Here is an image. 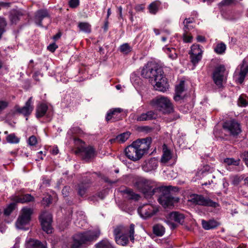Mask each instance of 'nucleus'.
<instances>
[{
  "label": "nucleus",
  "mask_w": 248,
  "mask_h": 248,
  "mask_svg": "<svg viewBox=\"0 0 248 248\" xmlns=\"http://www.w3.org/2000/svg\"><path fill=\"white\" fill-rule=\"evenodd\" d=\"M185 90V81L181 80L179 84L175 87L176 93H182Z\"/></svg>",
  "instance_id": "obj_41"
},
{
  "label": "nucleus",
  "mask_w": 248,
  "mask_h": 248,
  "mask_svg": "<svg viewBox=\"0 0 248 248\" xmlns=\"http://www.w3.org/2000/svg\"><path fill=\"white\" fill-rule=\"evenodd\" d=\"M27 248H46V247L38 240L31 239L27 244Z\"/></svg>",
  "instance_id": "obj_23"
},
{
  "label": "nucleus",
  "mask_w": 248,
  "mask_h": 248,
  "mask_svg": "<svg viewBox=\"0 0 248 248\" xmlns=\"http://www.w3.org/2000/svg\"><path fill=\"white\" fill-rule=\"evenodd\" d=\"M168 216L170 219L173 220L181 224L184 222V215L178 212H172L169 214Z\"/></svg>",
  "instance_id": "obj_20"
},
{
  "label": "nucleus",
  "mask_w": 248,
  "mask_h": 248,
  "mask_svg": "<svg viewBox=\"0 0 248 248\" xmlns=\"http://www.w3.org/2000/svg\"><path fill=\"white\" fill-rule=\"evenodd\" d=\"M79 0H69V5L71 8H76L79 5Z\"/></svg>",
  "instance_id": "obj_49"
},
{
  "label": "nucleus",
  "mask_w": 248,
  "mask_h": 248,
  "mask_svg": "<svg viewBox=\"0 0 248 248\" xmlns=\"http://www.w3.org/2000/svg\"><path fill=\"white\" fill-rule=\"evenodd\" d=\"M181 94H182L181 93H175V95L173 97L174 100L175 101L178 102V101H181L182 99H183L184 98H183V97H182Z\"/></svg>",
  "instance_id": "obj_57"
},
{
  "label": "nucleus",
  "mask_w": 248,
  "mask_h": 248,
  "mask_svg": "<svg viewBox=\"0 0 248 248\" xmlns=\"http://www.w3.org/2000/svg\"><path fill=\"white\" fill-rule=\"evenodd\" d=\"M28 142V144L31 146H35L37 143V140L36 137L34 136H31L29 138Z\"/></svg>",
  "instance_id": "obj_46"
},
{
  "label": "nucleus",
  "mask_w": 248,
  "mask_h": 248,
  "mask_svg": "<svg viewBox=\"0 0 248 248\" xmlns=\"http://www.w3.org/2000/svg\"><path fill=\"white\" fill-rule=\"evenodd\" d=\"M135 9L137 12L143 11L144 9V6L142 4H138L135 6Z\"/></svg>",
  "instance_id": "obj_58"
},
{
  "label": "nucleus",
  "mask_w": 248,
  "mask_h": 248,
  "mask_svg": "<svg viewBox=\"0 0 248 248\" xmlns=\"http://www.w3.org/2000/svg\"><path fill=\"white\" fill-rule=\"evenodd\" d=\"M160 5V2L158 1H155L152 2L148 6L149 12L151 14L155 15L158 11V7Z\"/></svg>",
  "instance_id": "obj_34"
},
{
  "label": "nucleus",
  "mask_w": 248,
  "mask_h": 248,
  "mask_svg": "<svg viewBox=\"0 0 248 248\" xmlns=\"http://www.w3.org/2000/svg\"><path fill=\"white\" fill-rule=\"evenodd\" d=\"M34 200V198L29 194L15 196L13 198V201L16 203H26L33 202Z\"/></svg>",
  "instance_id": "obj_18"
},
{
  "label": "nucleus",
  "mask_w": 248,
  "mask_h": 248,
  "mask_svg": "<svg viewBox=\"0 0 248 248\" xmlns=\"http://www.w3.org/2000/svg\"><path fill=\"white\" fill-rule=\"evenodd\" d=\"M202 224L203 228L206 230L214 229L217 226V222L213 220H210L208 221L202 220Z\"/></svg>",
  "instance_id": "obj_26"
},
{
  "label": "nucleus",
  "mask_w": 248,
  "mask_h": 248,
  "mask_svg": "<svg viewBox=\"0 0 248 248\" xmlns=\"http://www.w3.org/2000/svg\"><path fill=\"white\" fill-rule=\"evenodd\" d=\"M122 111L123 109L121 108H114L109 109L107 113L106 120L107 122L109 121L112 118H114L115 116L117 117Z\"/></svg>",
  "instance_id": "obj_22"
},
{
  "label": "nucleus",
  "mask_w": 248,
  "mask_h": 248,
  "mask_svg": "<svg viewBox=\"0 0 248 248\" xmlns=\"http://www.w3.org/2000/svg\"><path fill=\"white\" fill-rule=\"evenodd\" d=\"M202 51L198 44H194L191 46L190 52L189 54L195 55H202Z\"/></svg>",
  "instance_id": "obj_36"
},
{
  "label": "nucleus",
  "mask_w": 248,
  "mask_h": 248,
  "mask_svg": "<svg viewBox=\"0 0 248 248\" xmlns=\"http://www.w3.org/2000/svg\"><path fill=\"white\" fill-rule=\"evenodd\" d=\"M134 232H135V225L131 224L130 225L129 229L128 230L129 237L132 242L134 240Z\"/></svg>",
  "instance_id": "obj_45"
},
{
  "label": "nucleus",
  "mask_w": 248,
  "mask_h": 248,
  "mask_svg": "<svg viewBox=\"0 0 248 248\" xmlns=\"http://www.w3.org/2000/svg\"><path fill=\"white\" fill-rule=\"evenodd\" d=\"M130 135V133L129 132H124L116 136V139H117L118 142L123 143L129 138Z\"/></svg>",
  "instance_id": "obj_35"
},
{
  "label": "nucleus",
  "mask_w": 248,
  "mask_h": 248,
  "mask_svg": "<svg viewBox=\"0 0 248 248\" xmlns=\"http://www.w3.org/2000/svg\"><path fill=\"white\" fill-rule=\"evenodd\" d=\"M189 201L195 204L203 206L215 208L219 205L218 203L213 202L209 198L204 197L202 195L193 194L190 196Z\"/></svg>",
  "instance_id": "obj_7"
},
{
  "label": "nucleus",
  "mask_w": 248,
  "mask_h": 248,
  "mask_svg": "<svg viewBox=\"0 0 248 248\" xmlns=\"http://www.w3.org/2000/svg\"><path fill=\"white\" fill-rule=\"evenodd\" d=\"M49 17L48 11L46 9H42L37 11L34 16L35 23L39 26H42V20L46 17Z\"/></svg>",
  "instance_id": "obj_17"
},
{
  "label": "nucleus",
  "mask_w": 248,
  "mask_h": 248,
  "mask_svg": "<svg viewBox=\"0 0 248 248\" xmlns=\"http://www.w3.org/2000/svg\"><path fill=\"white\" fill-rule=\"evenodd\" d=\"M189 54L190 55L191 62L194 65L197 64L202 59V55Z\"/></svg>",
  "instance_id": "obj_42"
},
{
  "label": "nucleus",
  "mask_w": 248,
  "mask_h": 248,
  "mask_svg": "<svg viewBox=\"0 0 248 248\" xmlns=\"http://www.w3.org/2000/svg\"><path fill=\"white\" fill-rule=\"evenodd\" d=\"M120 50L123 53L127 54L131 51V47L128 44L125 43L120 46Z\"/></svg>",
  "instance_id": "obj_43"
},
{
  "label": "nucleus",
  "mask_w": 248,
  "mask_h": 248,
  "mask_svg": "<svg viewBox=\"0 0 248 248\" xmlns=\"http://www.w3.org/2000/svg\"><path fill=\"white\" fill-rule=\"evenodd\" d=\"M248 73V65L245 64L244 61H243L242 64L240 66V71L239 73V78L237 79L238 82L241 84H242Z\"/></svg>",
  "instance_id": "obj_21"
},
{
  "label": "nucleus",
  "mask_w": 248,
  "mask_h": 248,
  "mask_svg": "<svg viewBox=\"0 0 248 248\" xmlns=\"http://www.w3.org/2000/svg\"><path fill=\"white\" fill-rule=\"evenodd\" d=\"M6 140L8 142L11 143H17L19 142V139L16 137L14 134L9 135L6 138Z\"/></svg>",
  "instance_id": "obj_38"
},
{
  "label": "nucleus",
  "mask_w": 248,
  "mask_h": 248,
  "mask_svg": "<svg viewBox=\"0 0 248 248\" xmlns=\"http://www.w3.org/2000/svg\"><path fill=\"white\" fill-rule=\"evenodd\" d=\"M32 99V97H30L22 107H20L18 105H16L14 107V114H20L26 117L29 116L31 113L34 108Z\"/></svg>",
  "instance_id": "obj_8"
},
{
  "label": "nucleus",
  "mask_w": 248,
  "mask_h": 248,
  "mask_svg": "<svg viewBox=\"0 0 248 248\" xmlns=\"http://www.w3.org/2000/svg\"><path fill=\"white\" fill-rule=\"evenodd\" d=\"M147 120L155 119L157 117V113L153 110H150L145 113Z\"/></svg>",
  "instance_id": "obj_44"
},
{
  "label": "nucleus",
  "mask_w": 248,
  "mask_h": 248,
  "mask_svg": "<svg viewBox=\"0 0 248 248\" xmlns=\"http://www.w3.org/2000/svg\"><path fill=\"white\" fill-rule=\"evenodd\" d=\"M43 203L46 206H48L51 203V198L50 196L45 197L43 199Z\"/></svg>",
  "instance_id": "obj_55"
},
{
  "label": "nucleus",
  "mask_w": 248,
  "mask_h": 248,
  "mask_svg": "<svg viewBox=\"0 0 248 248\" xmlns=\"http://www.w3.org/2000/svg\"><path fill=\"white\" fill-rule=\"evenodd\" d=\"M163 50L171 60H175L177 58V54L174 48L165 46L163 47Z\"/></svg>",
  "instance_id": "obj_29"
},
{
  "label": "nucleus",
  "mask_w": 248,
  "mask_h": 248,
  "mask_svg": "<svg viewBox=\"0 0 248 248\" xmlns=\"http://www.w3.org/2000/svg\"><path fill=\"white\" fill-rule=\"evenodd\" d=\"M134 186L143 194L144 197L147 199H150L156 193L155 189L157 187H154V183L144 178L140 177L137 179Z\"/></svg>",
  "instance_id": "obj_4"
},
{
  "label": "nucleus",
  "mask_w": 248,
  "mask_h": 248,
  "mask_svg": "<svg viewBox=\"0 0 248 248\" xmlns=\"http://www.w3.org/2000/svg\"><path fill=\"white\" fill-rule=\"evenodd\" d=\"M95 248H114L109 240L105 238L97 243L94 245Z\"/></svg>",
  "instance_id": "obj_25"
},
{
  "label": "nucleus",
  "mask_w": 248,
  "mask_h": 248,
  "mask_svg": "<svg viewBox=\"0 0 248 248\" xmlns=\"http://www.w3.org/2000/svg\"><path fill=\"white\" fill-rule=\"evenodd\" d=\"M23 15L22 11L13 10L10 12V20L12 24H16Z\"/></svg>",
  "instance_id": "obj_19"
},
{
  "label": "nucleus",
  "mask_w": 248,
  "mask_h": 248,
  "mask_svg": "<svg viewBox=\"0 0 248 248\" xmlns=\"http://www.w3.org/2000/svg\"><path fill=\"white\" fill-rule=\"evenodd\" d=\"M123 192L126 195L125 196V198L129 200H134L135 201H138L140 196L134 193L133 191V190L131 189H126L123 191Z\"/></svg>",
  "instance_id": "obj_28"
},
{
  "label": "nucleus",
  "mask_w": 248,
  "mask_h": 248,
  "mask_svg": "<svg viewBox=\"0 0 248 248\" xmlns=\"http://www.w3.org/2000/svg\"><path fill=\"white\" fill-rule=\"evenodd\" d=\"M227 73L224 65L220 64L217 66L212 74V79L214 83L220 88L222 87V82L226 79Z\"/></svg>",
  "instance_id": "obj_6"
},
{
  "label": "nucleus",
  "mask_w": 248,
  "mask_h": 248,
  "mask_svg": "<svg viewBox=\"0 0 248 248\" xmlns=\"http://www.w3.org/2000/svg\"><path fill=\"white\" fill-rule=\"evenodd\" d=\"M157 211L158 209L155 207L148 204H143L138 209L139 214L144 219L153 216Z\"/></svg>",
  "instance_id": "obj_12"
},
{
  "label": "nucleus",
  "mask_w": 248,
  "mask_h": 248,
  "mask_svg": "<svg viewBox=\"0 0 248 248\" xmlns=\"http://www.w3.org/2000/svg\"><path fill=\"white\" fill-rule=\"evenodd\" d=\"M91 182V181L90 180L89 182H87L86 183H81L79 184L77 186V189H78V194L82 197L83 196L86 192V191L89 187V186L88 184H89Z\"/></svg>",
  "instance_id": "obj_30"
},
{
  "label": "nucleus",
  "mask_w": 248,
  "mask_h": 248,
  "mask_svg": "<svg viewBox=\"0 0 248 248\" xmlns=\"http://www.w3.org/2000/svg\"><path fill=\"white\" fill-rule=\"evenodd\" d=\"M176 189V187L171 186H163L156 187V194H159L158 201L164 208L170 207L173 206L174 203L178 202L179 198L172 196L171 191Z\"/></svg>",
  "instance_id": "obj_3"
},
{
  "label": "nucleus",
  "mask_w": 248,
  "mask_h": 248,
  "mask_svg": "<svg viewBox=\"0 0 248 248\" xmlns=\"http://www.w3.org/2000/svg\"><path fill=\"white\" fill-rule=\"evenodd\" d=\"M58 47V46L55 43H53L47 46V49L51 52H54Z\"/></svg>",
  "instance_id": "obj_53"
},
{
  "label": "nucleus",
  "mask_w": 248,
  "mask_h": 248,
  "mask_svg": "<svg viewBox=\"0 0 248 248\" xmlns=\"http://www.w3.org/2000/svg\"><path fill=\"white\" fill-rule=\"evenodd\" d=\"M243 160L248 167V152H245L242 155Z\"/></svg>",
  "instance_id": "obj_54"
},
{
  "label": "nucleus",
  "mask_w": 248,
  "mask_h": 248,
  "mask_svg": "<svg viewBox=\"0 0 248 248\" xmlns=\"http://www.w3.org/2000/svg\"><path fill=\"white\" fill-rule=\"evenodd\" d=\"M116 243L121 246H125L128 243V237L126 234H123L115 238Z\"/></svg>",
  "instance_id": "obj_32"
},
{
  "label": "nucleus",
  "mask_w": 248,
  "mask_h": 248,
  "mask_svg": "<svg viewBox=\"0 0 248 248\" xmlns=\"http://www.w3.org/2000/svg\"><path fill=\"white\" fill-rule=\"evenodd\" d=\"M141 75L142 77L148 78L152 84L155 83L154 88L156 90L164 92L168 89L169 84L167 78L164 76L162 68L152 62H148L143 67Z\"/></svg>",
  "instance_id": "obj_1"
},
{
  "label": "nucleus",
  "mask_w": 248,
  "mask_h": 248,
  "mask_svg": "<svg viewBox=\"0 0 248 248\" xmlns=\"http://www.w3.org/2000/svg\"><path fill=\"white\" fill-rule=\"evenodd\" d=\"M224 162L228 165L238 166L239 164L240 159L234 160L232 158H227L224 159Z\"/></svg>",
  "instance_id": "obj_40"
},
{
  "label": "nucleus",
  "mask_w": 248,
  "mask_h": 248,
  "mask_svg": "<svg viewBox=\"0 0 248 248\" xmlns=\"http://www.w3.org/2000/svg\"><path fill=\"white\" fill-rule=\"evenodd\" d=\"M152 142V139L150 137H147L144 139H138L134 141V144L139 149L140 152L143 155L147 152L149 150Z\"/></svg>",
  "instance_id": "obj_13"
},
{
  "label": "nucleus",
  "mask_w": 248,
  "mask_h": 248,
  "mask_svg": "<svg viewBox=\"0 0 248 248\" xmlns=\"http://www.w3.org/2000/svg\"><path fill=\"white\" fill-rule=\"evenodd\" d=\"M172 155L170 150L167 148H163V154L161 158V162L162 163H167L171 158Z\"/></svg>",
  "instance_id": "obj_33"
},
{
  "label": "nucleus",
  "mask_w": 248,
  "mask_h": 248,
  "mask_svg": "<svg viewBox=\"0 0 248 248\" xmlns=\"http://www.w3.org/2000/svg\"><path fill=\"white\" fill-rule=\"evenodd\" d=\"M40 220L43 231L48 234L52 233V228L51 223L52 217L51 214L47 212H44L40 216Z\"/></svg>",
  "instance_id": "obj_10"
},
{
  "label": "nucleus",
  "mask_w": 248,
  "mask_h": 248,
  "mask_svg": "<svg viewBox=\"0 0 248 248\" xmlns=\"http://www.w3.org/2000/svg\"><path fill=\"white\" fill-rule=\"evenodd\" d=\"M78 28L80 31L90 33L92 31L91 25L88 22H80L78 23Z\"/></svg>",
  "instance_id": "obj_27"
},
{
  "label": "nucleus",
  "mask_w": 248,
  "mask_h": 248,
  "mask_svg": "<svg viewBox=\"0 0 248 248\" xmlns=\"http://www.w3.org/2000/svg\"><path fill=\"white\" fill-rule=\"evenodd\" d=\"M163 247L164 248H172V244L169 241H165L162 244Z\"/></svg>",
  "instance_id": "obj_59"
},
{
  "label": "nucleus",
  "mask_w": 248,
  "mask_h": 248,
  "mask_svg": "<svg viewBox=\"0 0 248 248\" xmlns=\"http://www.w3.org/2000/svg\"><path fill=\"white\" fill-rule=\"evenodd\" d=\"M235 0H222L219 3L220 6H229L232 4Z\"/></svg>",
  "instance_id": "obj_47"
},
{
  "label": "nucleus",
  "mask_w": 248,
  "mask_h": 248,
  "mask_svg": "<svg viewBox=\"0 0 248 248\" xmlns=\"http://www.w3.org/2000/svg\"><path fill=\"white\" fill-rule=\"evenodd\" d=\"M121 231H122V229H121V227H117L114 230L113 233L115 236V238L116 237L120 236V234L121 232Z\"/></svg>",
  "instance_id": "obj_56"
},
{
  "label": "nucleus",
  "mask_w": 248,
  "mask_h": 248,
  "mask_svg": "<svg viewBox=\"0 0 248 248\" xmlns=\"http://www.w3.org/2000/svg\"><path fill=\"white\" fill-rule=\"evenodd\" d=\"M146 116L145 113H142L140 115L137 117L136 120L137 121L139 122L148 121Z\"/></svg>",
  "instance_id": "obj_52"
},
{
  "label": "nucleus",
  "mask_w": 248,
  "mask_h": 248,
  "mask_svg": "<svg viewBox=\"0 0 248 248\" xmlns=\"http://www.w3.org/2000/svg\"><path fill=\"white\" fill-rule=\"evenodd\" d=\"M124 153L127 158L133 161H138L142 157L141 153L134 144V141L125 148Z\"/></svg>",
  "instance_id": "obj_11"
},
{
  "label": "nucleus",
  "mask_w": 248,
  "mask_h": 248,
  "mask_svg": "<svg viewBox=\"0 0 248 248\" xmlns=\"http://www.w3.org/2000/svg\"><path fill=\"white\" fill-rule=\"evenodd\" d=\"M166 222L167 224H168V225L170 226V227L172 230L175 229L177 227V225L176 224H175L173 222H171L169 220L166 221Z\"/></svg>",
  "instance_id": "obj_61"
},
{
  "label": "nucleus",
  "mask_w": 248,
  "mask_h": 248,
  "mask_svg": "<svg viewBox=\"0 0 248 248\" xmlns=\"http://www.w3.org/2000/svg\"><path fill=\"white\" fill-rule=\"evenodd\" d=\"M223 127L233 136H237L241 132L240 124L234 120L226 122L224 123Z\"/></svg>",
  "instance_id": "obj_14"
},
{
  "label": "nucleus",
  "mask_w": 248,
  "mask_h": 248,
  "mask_svg": "<svg viewBox=\"0 0 248 248\" xmlns=\"http://www.w3.org/2000/svg\"><path fill=\"white\" fill-rule=\"evenodd\" d=\"M239 101H240V103L243 106H246L248 104V102L247 101L244 99L243 98H241V97H240L239 98Z\"/></svg>",
  "instance_id": "obj_63"
},
{
  "label": "nucleus",
  "mask_w": 248,
  "mask_h": 248,
  "mask_svg": "<svg viewBox=\"0 0 248 248\" xmlns=\"http://www.w3.org/2000/svg\"><path fill=\"white\" fill-rule=\"evenodd\" d=\"M99 230L88 231L78 232L73 235L71 239L64 244L62 248H84L95 241L100 236Z\"/></svg>",
  "instance_id": "obj_2"
},
{
  "label": "nucleus",
  "mask_w": 248,
  "mask_h": 248,
  "mask_svg": "<svg viewBox=\"0 0 248 248\" xmlns=\"http://www.w3.org/2000/svg\"><path fill=\"white\" fill-rule=\"evenodd\" d=\"M118 13H119V18L123 19V15H122V10H123L122 7V6H119L118 8Z\"/></svg>",
  "instance_id": "obj_64"
},
{
  "label": "nucleus",
  "mask_w": 248,
  "mask_h": 248,
  "mask_svg": "<svg viewBox=\"0 0 248 248\" xmlns=\"http://www.w3.org/2000/svg\"><path fill=\"white\" fill-rule=\"evenodd\" d=\"M16 203L12 202L10 203L4 210V214L6 216H9L12 212L15 209Z\"/></svg>",
  "instance_id": "obj_39"
},
{
  "label": "nucleus",
  "mask_w": 248,
  "mask_h": 248,
  "mask_svg": "<svg viewBox=\"0 0 248 248\" xmlns=\"http://www.w3.org/2000/svg\"><path fill=\"white\" fill-rule=\"evenodd\" d=\"M78 152L81 153L83 159L86 161L93 156L94 150L92 147H81L78 149Z\"/></svg>",
  "instance_id": "obj_16"
},
{
  "label": "nucleus",
  "mask_w": 248,
  "mask_h": 248,
  "mask_svg": "<svg viewBox=\"0 0 248 248\" xmlns=\"http://www.w3.org/2000/svg\"><path fill=\"white\" fill-rule=\"evenodd\" d=\"M70 190V187L68 186H65L62 189V193L64 197H66L68 196L69 191Z\"/></svg>",
  "instance_id": "obj_50"
},
{
  "label": "nucleus",
  "mask_w": 248,
  "mask_h": 248,
  "mask_svg": "<svg viewBox=\"0 0 248 248\" xmlns=\"http://www.w3.org/2000/svg\"><path fill=\"white\" fill-rule=\"evenodd\" d=\"M157 166L158 160L155 157H152L145 160L141 166L142 170L145 172L155 170Z\"/></svg>",
  "instance_id": "obj_15"
},
{
  "label": "nucleus",
  "mask_w": 248,
  "mask_h": 248,
  "mask_svg": "<svg viewBox=\"0 0 248 248\" xmlns=\"http://www.w3.org/2000/svg\"><path fill=\"white\" fill-rule=\"evenodd\" d=\"M154 233L157 236H162L165 232V229L163 226L160 224H157L154 226L153 228Z\"/></svg>",
  "instance_id": "obj_31"
},
{
  "label": "nucleus",
  "mask_w": 248,
  "mask_h": 248,
  "mask_svg": "<svg viewBox=\"0 0 248 248\" xmlns=\"http://www.w3.org/2000/svg\"><path fill=\"white\" fill-rule=\"evenodd\" d=\"M48 109L47 106L45 104H41L36 108V116L37 118H41L44 116Z\"/></svg>",
  "instance_id": "obj_24"
},
{
  "label": "nucleus",
  "mask_w": 248,
  "mask_h": 248,
  "mask_svg": "<svg viewBox=\"0 0 248 248\" xmlns=\"http://www.w3.org/2000/svg\"><path fill=\"white\" fill-rule=\"evenodd\" d=\"M8 104L7 101L0 100V113L8 107Z\"/></svg>",
  "instance_id": "obj_48"
},
{
  "label": "nucleus",
  "mask_w": 248,
  "mask_h": 248,
  "mask_svg": "<svg viewBox=\"0 0 248 248\" xmlns=\"http://www.w3.org/2000/svg\"><path fill=\"white\" fill-rule=\"evenodd\" d=\"M197 40L198 42H203L205 41V38L204 36L198 35L197 37Z\"/></svg>",
  "instance_id": "obj_62"
},
{
  "label": "nucleus",
  "mask_w": 248,
  "mask_h": 248,
  "mask_svg": "<svg viewBox=\"0 0 248 248\" xmlns=\"http://www.w3.org/2000/svg\"><path fill=\"white\" fill-rule=\"evenodd\" d=\"M33 211L31 208L24 207L21 210V215L16 221V226L18 229H22L23 226L27 224L31 220V216Z\"/></svg>",
  "instance_id": "obj_9"
},
{
  "label": "nucleus",
  "mask_w": 248,
  "mask_h": 248,
  "mask_svg": "<svg viewBox=\"0 0 248 248\" xmlns=\"http://www.w3.org/2000/svg\"><path fill=\"white\" fill-rule=\"evenodd\" d=\"M226 48V47L225 44L221 43L216 46V47L214 48V51L217 54H221L225 52Z\"/></svg>",
  "instance_id": "obj_37"
},
{
  "label": "nucleus",
  "mask_w": 248,
  "mask_h": 248,
  "mask_svg": "<svg viewBox=\"0 0 248 248\" xmlns=\"http://www.w3.org/2000/svg\"><path fill=\"white\" fill-rule=\"evenodd\" d=\"M187 33H184L183 40L185 43H190L192 41V37L190 35H187Z\"/></svg>",
  "instance_id": "obj_51"
},
{
  "label": "nucleus",
  "mask_w": 248,
  "mask_h": 248,
  "mask_svg": "<svg viewBox=\"0 0 248 248\" xmlns=\"http://www.w3.org/2000/svg\"><path fill=\"white\" fill-rule=\"evenodd\" d=\"M150 104L163 114H169L173 111L171 103L166 97L158 96L152 99Z\"/></svg>",
  "instance_id": "obj_5"
},
{
  "label": "nucleus",
  "mask_w": 248,
  "mask_h": 248,
  "mask_svg": "<svg viewBox=\"0 0 248 248\" xmlns=\"http://www.w3.org/2000/svg\"><path fill=\"white\" fill-rule=\"evenodd\" d=\"M207 168V167H205V168H204L203 169L200 170L198 172V174H201V175H202L203 176H205L206 174H207L208 173V171H206Z\"/></svg>",
  "instance_id": "obj_60"
}]
</instances>
